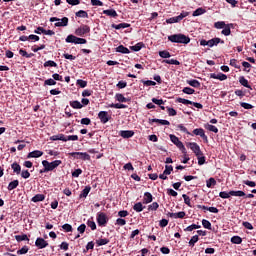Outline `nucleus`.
<instances>
[{
    "label": "nucleus",
    "mask_w": 256,
    "mask_h": 256,
    "mask_svg": "<svg viewBox=\"0 0 256 256\" xmlns=\"http://www.w3.org/2000/svg\"><path fill=\"white\" fill-rule=\"evenodd\" d=\"M96 221L99 227H105L107 223H109V217H107V214H105V212H98L96 216Z\"/></svg>",
    "instance_id": "obj_6"
},
{
    "label": "nucleus",
    "mask_w": 256,
    "mask_h": 256,
    "mask_svg": "<svg viewBox=\"0 0 256 256\" xmlns=\"http://www.w3.org/2000/svg\"><path fill=\"white\" fill-rule=\"evenodd\" d=\"M131 27V24L129 23H120V24H112V29H116V30H119V29H127Z\"/></svg>",
    "instance_id": "obj_26"
},
{
    "label": "nucleus",
    "mask_w": 256,
    "mask_h": 256,
    "mask_svg": "<svg viewBox=\"0 0 256 256\" xmlns=\"http://www.w3.org/2000/svg\"><path fill=\"white\" fill-rule=\"evenodd\" d=\"M31 201L33 203H39L41 201H45V195H43V194H36L34 197H32Z\"/></svg>",
    "instance_id": "obj_32"
},
{
    "label": "nucleus",
    "mask_w": 256,
    "mask_h": 256,
    "mask_svg": "<svg viewBox=\"0 0 256 256\" xmlns=\"http://www.w3.org/2000/svg\"><path fill=\"white\" fill-rule=\"evenodd\" d=\"M75 15L76 17H80L82 19H89V14L87 13V11H84V10H80L76 12Z\"/></svg>",
    "instance_id": "obj_37"
},
{
    "label": "nucleus",
    "mask_w": 256,
    "mask_h": 256,
    "mask_svg": "<svg viewBox=\"0 0 256 256\" xmlns=\"http://www.w3.org/2000/svg\"><path fill=\"white\" fill-rule=\"evenodd\" d=\"M119 135L123 139H131L135 135V132L133 130H121Z\"/></svg>",
    "instance_id": "obj_16"
},
{
    "label": "nucleus",
    "mask_w": 256,
    "mask_h": 256,
    "mask_svg": "<svg viewBox=\"0 0 256 256\" xmlns=\"http://www.w3.org/2000/svg\"><path fill=\"white\" fill-rule=\"evenodd\" d=\"M38 31H41V33H43V35H50V36L55 35V31H53V30H45V28H43L41 26L38 27Z\"/></svg>",
    "instance_id": "obj_42"
},
{
    "label": "nucleus",
    "mask_w": 256,
    "mask_h": 256,
    "mask_svg": "<svg viewBox=\"0 0 256 256\" xmlns=\"http://www.w3.org/2000/svg\"><path fill=\"white\" fill-rule=\"evenodd\" d=\"M15 239L18 243H21V241H29V237L27 236V234L16 235Z\"/></svg>",
    "instance_id": "obj_43"
},
{
    "label": "nucleus",
    "mask_w": 256,
    "mask_h": 256,
    "mask_svg": "<svg viewBox=\"0 0 256 256\" xmlns=\"http://www.w3.org/2000/svg\"><path fill=\"white\" fill-rule=\"evenodd\" d=\"M50 141H65V135L64 134L53 135L50 138Z\"/></svg>",
    "instance_id": "obj_40"
},
{
    "label": "nucleus",
    "mask_w": 256,
    "mask_h": 256,
    "mask_svg": "<svg viewBox=\"0 0 256 256\" xmlns=\"http://www.w3.org/2000/svg\"><path fill=\"white\" fill-rule=\"evenodd\" d=\"M177 102L182 103L183 105H193L196 109H203V105L201 103L193 102L185 98H177Z\"/></svg>",
    "instance_id": "obj_10"
},
{
    "label": "nucleus",
    "mask_w": 256,
    "mask_h": 256,
    "mask_svg": "<svg viewBox=\"0 0 256 256\" xmlns=\"http://www.w3.org/2000/svg\"><path fill=\"white\" fill-rule=\"evenodd\" d=\"M44 67H58L55 61L48 60L44 63Z\"/></svg>",
    "instance_id": "obj_61"
},
{
    "label": "nucleus",
    "mask_w": 256,
    "mask_h": 256,
    "mask_svg": "<svg viewBox=\"0 0 256 256\" xmlns=\"http://www.w3.org/2000/svg\"><path fill=\"white\" fill-rule=\"evenodd\" d=\"M159 56L162 59H169V57H171V53H169V51H167V50H163V51L159 52Z\"/></svg>",
    "instance_id": "obj_49"
},
{
    "label": "nucleus",
    "mask_w": 256,
    "mask_h": 256,
    "mask_svg": "<svg viewBox=\"0 0 256 256\" xmlns=\"http://www.w3.org/2000/svg\"><path fill=\"white\" fill-rule=\"evenodd\" d=\"M179 21H181L179 16H174V17L166 19L167 24L179 23Z\"/></svg>",
    "instance_id": "obj_47"
},
{
    "label": "nucleus",
    "mask_w": 256,
    "mask_h": 256,
    "mask_svg": "<svg viewBox=\"0 0 256 256\" xmlns=\"http://www.w3.org/2000/svg\"><path fill=\"white\" fill-rule=\"evenodd\" d=\"M149 125H153V123H159L160 125H171V122H169L168 120H161V119H149L148 120Z\"/></svg>",
    "instance_id": "obj_18"
},
{
    "label": "nucleus",
    "mask_w": 256,
    "mask_h": 256,
    "mask_svg": "<svg viewBox=\"0 0 256 256\" xmlns=\"http://www.w3.org/2000/svg\"><path fill=\"white\" fill-rule=\"evenodd\" d=\"M186 83L190 85V87H194L195 89H199V87H201V82L195 79L187 80Z\"/></svg>",
    "instance_id": "obj_31"
},
{
    "label": "nucleus",
    "mask_w": 256,
    "mask_h": 256,
    "mask_svg": "<svg viewBox=\"0 0 256 256\" xmlns=\"http://www.w3.org/2000/svg\"><path fill=\"white\" fill-rule=\"evenodd\" d=\"M239 83H240V85H242V87H246V89H250L251 91H253V87H251V85H249V80H247L245 78V76L239 77Z\"/></svg>",
    "instance_id": "obj_19"
},
{
    "label": "nucleus",
    "mask_w": 256,
    "mask_h": 256,
    "mask_svg": "<svg viewBox=\"0 0 256 256\" xmlns=\"http://www.w3.org/2000/svg\"><path fill=\"white\" fill-rule=\"evenodd\" d=\"M76 85H77L78 87H80L81 89H85V87H87V81L82 80V79H78V80L76 81Z\"/></svg>",
    "instance_id": "obj_52"
},
{
    "label": "nucleus",
    "mask_w": 256,
    "mask_h": 256,
    "mask_svg": "<svg viewBox=\"0 0 256 256\" xmlns=\"http://www.w3.org/2000/svg\"><path fill=\"white\" fill-rule=\"evenodd\" d=\"M245 192L241 191V190H238V191H235V190H231L229 192H220L219 193V197H221V199H229V197H245Z\"/></svg>",
    "instance_id": "obj_4"
},
{
    "label": "nucleus",
    "mask_w": 256,
    "mask_h": 256,
    "mask_svg": "<svg viewBox=\"0 0 256 256\" xmlns=\"http://www.w3.org/2000/svg\"><path fill=\"white\" fill-rule=\"evenodd\" d=\"M87 225L90 227L92 231H95V229H97V224L93 220H88Z\"/></svg>",
    "instance_id": "obj_58"
},
{
    "label": "nucleus",
    "mask_w": 256,
    "mask_h": 256,
    "mask_svg": "<svg viewBox=\"0 0 256 256\" xmlns=\"http://www.w3.org/2000/svg\"><path fill=\"white\" fill-rule=\"evenodd\" d=\"M168 217H171L172 219H184L185 218V212L181 211V212H177V213H171L169 212Z\"/></svg>",
    "instance_id": "obj_21"
},
{
    "label": "nucleus",
    "mask_w": 256,
    "mask_h": 256,
    "mask_svg": "<svg viewBox=\"0 0 256 256\" xmlns=\"http://www.w3.org/2000/svg\"><path fill=\"white\" fill-rule=\"evenodd\" d=\"M116 53H122L124 55H129V53H131V51H129V48L123 46V45H119L116 48Z\"/></svg>",
    "instance_id": "obj_28"
},
{
    "label": "nucleus",
    "mask_w": 256,
    "mask_h": 256,
    "mask_svg": "<svg viewBox=\"0 0 256 256\" xmlns=\"http://www.w3.org/2000/svg\"><path fill=\"white\" fill-rule=\"evenodd\" d=\"M66 43H74V45H86L87 39L77 37L73 34H70L65 39Z\"/></svg>",
    "instance_id": "obj_5"
},
{
    "label": "nucleus",
    "mask_w": 256,
    "mask_h": 256,
    "mask_svg": "<svg viewBox=\"0 0 256 256\" xmlns=\"http://www.w3.org/2000/svg\"><path fill=\"white\" fill-rule=\"evenodd\" d=\"M27 253H29V246H23L17 251V255H27Z\"/></svg>",
    "instance_id": "obj_50"
},
{
    "label": "nucleus",
    "mask_w": 256,
    "mask_h": 256,
    "mask_svg": "<svg viewBox=\"0 0 256 256\" xmlns=\"http://www.w3.org/2000/svg\"><path fill=\"white\" fill-rule=\"evenodd\" d=\"M103 15H107V17H113L114 19L119 17V14H117V11L114 9L103 10Z\"/></svg>",
    "instance_id": "obj_22"
},
{
    "label": "nucleus",
    "mask_w": 256,
    "mask_h": 256,
    "mask_svg": "<svg viewBox=\"0 0 256 256\" xmlns=\"http://www.w3.org/2000/svg\"><path fill=\"white\" fill-rule=\"evenodd\" d=\"M141 82L143 83V85H145L146 87H155V85H157V83L153 80H141Z\"/></svg>",
    "instance_id": "obj_48"
},
{
    "label": "nucleus",
    "mask_w": 256,
    "mask_h": 256,
    "mask_svg": "<svg viewBox=\"0 0 256 256\" xmlns=\"http://www.w3.org/2000/svg\"><path fill=\"white\" fill-rule=\"evenodd\" d=\"M194 229H201V225H197V224H192L190 226H188L185 231H194Z\"/></svg>",
    "instance_id": "obj_63"
},
{
    "label": "nucleus",
    "mask_w": 256,
    "mask_h": 256,
    "mask_svg": "<svg viewBox=\"0 0 256 256\" xmlns=\"http://www.w3.org/2000/svg\"><path fill=\"white\" fill-rule=\"evenodd\" d=\"M187 147H189L191 151H193L196 157L199 155H203V152L201 151V147L199 146V144H197V142H189L187 144Z\"/></svg>",
    "instance_id": "obj_12"
},
{
    "label": "nucleus",
    "mask_w": 256,
    "mask_h": 256,
    "mask_svg": "<svg viewBox=\"0 0 256 256\" xmlns=\"http://www.w3.org/2000/svg\"><path fill=\"white\" fill-rule=\"evenodd\" d=\"M219 43H221V45H225V40H222L221 38H218V37L212 38L208 41L205 39L200 40V45L202 47H206V45L208 47H217Z\"/></svg>",
    "instance_id": "obj_3"
},
{
    "label": "nucleus",
    "mask_w": 256,
    "mask_h": 256,
    "mask_svg": "<svg viewBox=\"0 0 256 256\" xmlns=\"http://www.w3.org/2000/svg\"><path fill=\"white\" fill-rule=\"evenodd\" d=\"M11 169L13 170V173H16V175H21V165H19V163H12Z\"/></svg>",
    "instance_id": "obj_30"
},
{
    "label": "nucleus",
    "mask_w": 256,
    "mask_h": 256,
    "mask_svg": "<svg viewBox=\"0 0 256 256\" xmlns=\"http://www.w3.org/2000/svg\"><path fill=\"white\" fill-rule=\"evenodd\" d=\"M70 107H72V109H83V104L77 100H74L70 101Z\"/></svg>",
    "instance_id": "obj_33"
},
{
    "label": "nucleus",
    "mask_w": 256,
    "mask_h": 256,
    "mask_svg": "<svg viewBox=\"0 0 256 256\" xmlns=\"http://www.w3.org/2000/svg\"><path fill=\"white\" fill-rule=\"evenodd\" d=\"M110 107L112 109H127V105L121 104V103H116V104H111Z\"/></svg>",
    "instance_id": "obj_51"
},
{
    "label": "nucleus",
    "mask_w": 256,
    "mask_h": 256,
    "mask_svg": "<svg viewBox=\"0 0 256 256\" xmlns=\"http://www.w3.org/2000/svg\"><path fill=\"white\" fill-rule=\"evenodd\" d=\"M87 33H91V27H89L88 25H82L75 30V35H77L78 37H85Z\"/></svg>",
    "instance_id": "obj_9"
},
{
    "label": "nucleus",
    "mask_w": 256,
    "mask_h": 256,
    "mask_svg": "<svg viewBox=\"0 0 256 256\" xmlns=\"http://www.w3.org/2000/svg\"><path fill=\"white\" fill-rule=\"evenodd\" d=\"M91 192V186H85V188L81 191L79 198L87 199V195Z\"/></svg>",
    "instance_id": "obj_24"
},
{
    "label": "nucleus",
    "mask_w": 256,
    "mask_h": 256,
    "mask_svg": "<svg viewBox=\"0 0 256 256\" xmlns=\"http://www.w3.org/2000/svg\"><path fill=\"white\" fill-rule=\"evenodd\" d=\"M67 141H79V136L77 135L64 136V142L67 143Z\"/></svg>",
    "instance_id": "obj_46"
},
{
    "label": "nucleus",
    "mask_w": 256,
    "mask_h": 256,
    "mask_svg": "<svg viewBox=\"0 0 256 256\" xmlns=\"http://www.w3.org/2000/svg\"><path fill=\"white\" fill-rule=\"evenodd\" d=\"M153 202V195L150 192L144 193L143 203L144 205H149V203Z\"/></svg>",
    "instance_id": "obj_23"
},
{
    "label": "nucleus",
    "mask_w": 256,
    "mask_h": 256,
    "mask_svg": "<svg viewBox=\"0 0 256 256\" xmlns=\"http://www.w3.org/2000/svg\"><path fill=\"white\" fill-rule=\"evenodd\" d=\"M227 24L224 21H218L214 23L215 29H224Z\"/></svg>",
    "instance_id": "obj_54"
},
{
    "label": "nucleus",
    "mask_w": 256,
    "mask_h": 256,
    "mask_svg": "<svg viewBox=\"0 0 256 256\" xmlns=\"http://www.w3.org/2000/svg\"><path fill=\"white\" fill-rule=\"evenodd\" d=\"M210 79H218L219 81H227V76L221 72L218 74L211 73Z\"/></svg>",
    "instance_id": "obj_20"
},
{
    "label": "nucleus",
    "mask_w": 256,
    "mask_h": 256,
    "mask_svg": "<svg viewBox=\"0 0 256 256\" xmlns=\"http://www.w3.org/2000/svg\"><path fill=\"white\" fill-rule=\"evenodd\" d=\"M205 129H207V131H211L212 133H219V128L211 124H206Z\"/></svg>",
    "instance_id": "obj_41"
},
{
    "label": "nucleus",
    "mask_w": 256,
    "mask_h": 256,
    "mask_svg": "<svg viewBox=\"0 0 256 256\" xmlns=\"http://www.w3.org/2000/svg\"><path fill=\"white\" fill-rule=\"evenodd\" d=\"M231 27H233V24H226V27L221 31V35L229 37V35H231Z\"/></svg>",
    "instance_id": "obj_27"
},
{
    "label": "nucleus",
    "mask_w": 256,
    "mask_h": 256,
    "mask_svg": "<svg viewBox=\"0 0 256 256\" xmlns=\"http://www.w3.org/2000/svg\"><path fill=\"white\" fill-rule=\"evenodd\" d=\"M170 141H172V143L176 145V147L181 151V153H186L185 145L183 144V142H181V140H179L177 136H175L174 134H170Z\"/></svg>",
    "instance_id": "obj_7"
},
{
    "label": "nucleus",
    "mask_w": 256,
    "mask_h": 256,
    "mask_svg": "<svg viewBox=\"0 0 256 256\" xmlns=\"http://www.w3.org/2000/svg\"><path fill=\"white\" fill-rule=\"evenodd\" d=\"M159 209V203L153 202L148 206V211H157Z\"/></svg>",
    "instance_id": "obj_57"
},
{
    "label": "nucleus",
    "mask_w": 256,
    "mask_h": 256,
    "mask_svg": "<svg viewBox=\"0 0 256 256\" xmlns=\"http://www.w3.org/2000/svg\"><path fill=\"white\" fill-rule=\"evenodd\" d=\"M168 41L171 43H181L183 45H189L191 43V38L185 34H173L168 36Z\"/></svg>",
    "instance_id": "obj_1"
},
{
    "label": "nucleus",
    "mask_w": 256,
    "mask_h": 256,
    "mask_svg": "<svg viewBox=\"0 0 256 256\" xmlns=\"http://www.w3.org/2000/svg\"><path fill=\"white\" fill-rule=\"evenodd\" d=\"M231 243L234 245H241V243H243V239L240 236H233L231 238Z\"/></svg>",
    "instance_id": "obj_45"
},
{
    "label": "nucleus",
    "mask_w": 256,
    "mask_h": 256,
    "mask_svg": "<svg viewBox=\"0 0 256 256\" xmlns=\"http://www.w3.org/2000/svg\"><path fill=\"white\" fill-rule=\"evenodd\" d=\"M162 63H167L168 65H181V62L175 59L163 60Z\"/></svg>",
    "instance_id": "obj_55"
},
{
    "label": "nucleus",
    "mask_w": 256,
    "mask_h": 256,
    "mask_svg": "<svg viewBox=\"0 0 256 256\" xmlns=\"http://www.w3.org/2000/svg\"><path fill=\"white\" fill-rule=\"evenodd\" d=\"M197 209H204L205 211H209L210 213H219V209H217V207H207L203 205H197Z\"/></svg>",
    "instance_id": "obj_25"
},
{
    "label": "nucleus",
    "mask_w": 256,
    "mask_h": 256,
    "mask_svg": "<svg viewBox=\"0 0 256 256\" xmlns=\"http://www.w3.org/2000/svg\"><path fill=\"white\" fill-rule=\"evenodd\" d=\"M35 246L38 249H45V247H49V243L43 238H37L35 241Z\"/></svg>",
    "instance_id": "obj_14"
},
{
    "label": "nucleus",
    "mask_w": 256,
    "mask_h": 256,
    "mask_svg": "<svg viewBox=\"0 0 256 256\" xmlns=\"http://www.w3.org/2000/svg\"><path fill=\"white\" fill-rule=\"evenodd\" d=\"M20 173L22 179H29V177H31V173L29 172V170H22V172Z\"/></svg>",
    "instance_id": "obj_60"
},
{
    "label": "nucleus",
    "mask_w": 256,
    "mask_h": 256,
    "mask_svg": "<svg viewBox=\"0 0 256 256\" xmlns=\"http://www.w3.org/2000/svg\"><path fill=\"white\" fill-rule=\"evenodd\" d=\"M142 47H145V44L143 42H138L136 45L130 46V49L131 51L137 52V51H141Z\"/></svg>",
    "instance_id": "obj_38"
},
{
    "label": "nucleus",
    "mask_w": 256,
    "mask_h": 256,
    "mask_svg": "<svg viewBox=\"0 0 256 256\" xmlns=\"http://www.w3.org/2000/svg\"><path fill=\"white\" fill-rule=\"evenodd\" d=\"M215 185H217V181L215 180V178H209L206 181V186L208 187V189H212V187H215Z\"/></svg>",
    "instance_id": "obj_39"
},
{
    "label": "nucleus",
    "mask_w": 256,
    "mask_h": 256,
    "mask_svg": "<svg viewBox=\"0 0 256 256\" xmlns=\"http://www.w3.org/2000/svg\"><path fill=\"white\" fill-rule=\"evenodd\" d=\"M115 99L119 101V103H129V101H131L130 98H125V96L120 93L115 95Z\"/></svg>",
    "instance_id": "obj_29"
},
{
    "label": "nucleus",
    "mask_w": 256,
    "mask_h": 256,
    "mask_svg": "<svg viewBox=\"0 0 256 256\" xmlns=\"http://www.w3.org/2000/svg\"><path fill=\"white\" fill-rule=\"evenodd\" d=\"M98 119H100L101 123L105 125V123H109V121H111V115H109V112L107 111H100L98 113Z\"/></svg>",
    "instance_id": "obj_13"
},
{
    "label": "nucleus",
    "mask_w": 256,
    "mask_h": 256,
    "mask_svg": "<svg viewBox=\"0 0 256 256\" xmlns=\"http://www.w3.org/2000/svg\"><path fill=\"white\" fill-rule=\"evenodd\" d=\"M17 187H19V180H13L8 184L7 189L8 191H13V189H17Z\"/></svg>",
    "instance_id": "obj_35"
},
{
    "label": "nucleus",
    "mask_w": 256,
    "mask_h": 256,
    "mask_svg": "<svg viewBox=\"0 0 256 256\" xmlns=\"http://www.w3.org/2000/svg\"><path fill=\"white\" fill-rule=\"evenodd\" d=\"M109 242L110 240L108 238H99L96 240V245H98V247H103V245H108Z\"/></svg>",
    "instance_id": "obj_34"
},
{
    "label": "nucleus",
    "mask_w": 256,
    "mask_h": 256,
    "mask_svg": "<svg viewBox=\"0 0 256 256\" xmlns=\"http://www.w3.org/2000/svg\"><path fill=\"white\" fill-rule=\"evenodd\" d=\"M182 93H185L186 95H193L195 93V89L191 87H184Z\"/></svg>",
    "instance_id": "obj_53"
},
{
    "label": "nucleus",
    "mask_w": 256,
    "mask_h": 256,
    "mask_svg": "<svg viewBox=\"0 0 256 256\" xmlns=\"http://www.w3.org/2000/svg\"><path fill=\"white\" fill-rule=\"evenodd\" d=\"M173 171V167L171 165H166L164 170V175H169Z\"/></svg>",
    "instance_id": "obj_64"
},
{
    "label": "nucleus",
    "mask_w": 256,
    "mask_h": 256,
    "mask_svg": "<svg viewBox=\"0 0 256 256\" xmlns=\"http://www.w3.org/2000/svg\"><path fill=\"white\" fill-rule=\"evenodd\" d=\"M193 134L201 137L204 141H206V143L209 141V139L207 138V135H205V130H203V128L194 129Z\"/></svg>",
    "instance_id": "obj_15"
},
{
    "label": "nucleus",
    "mask_w": 256,
    "mask_h": 256,
    "mask_svg": "<svg viewBox=\"0 0 256 256\" xmlns=\"http://www.w3.org/2000/svg\"><path fill=\"white\" fill-rule=\"evenodd\" d=\"M39 157H43V151L41 150H34L32 152H29L27 155V159H37Z\"/></svg>",
    "instance_id": "obj_17"
},
{
    "label": "nucleus",
    "mask_w": 256,
    "mask_h": 256,
    "mask_svg": "<svg viewBox=\"0 0 256 256\" xmlns=\"http://www.w3.org/2000/svg\"><path fill=\"white\" fill-rule=\"evenodd\" d=\"M61 163H63V161H61V160H55L52 162L43 160L42 165L44 168L42 170H40V173H49V171H53V170L57 169V167H59V165H61Z\"/></svg>",
    "instance_id": "obj_2"
},
{
    "label": "nucleus",
    "mask_w": 256,
    "mask_h": 256,
    "mask_svg": "<svg viewBox=\"0 0 256 256\" xmlns=\"http://www.w3.org/2000/svg\"><path fill=\"white\" fill-rule=\"evenodd\" d=\"M55 21H60V22L55 23ZM50 23H55L54 24L55 27H67L69 25V18L63 17L62 19H59L57 17H51L50 18Z\"/></svg>",
    "instance_id": "obj_8"
},
{
    "label": "nucleus",
    "mask_w": 256,
    "mask_h": 256,
    "mask_svg": "<svg viewBox=\"0 0 256 256\" xmlns=\"http://www.w3.org/2000/svg\"><path fill=\"white\" fill-rule=\"evenodd\" d=\"M202 225H203L204 229L211 230V222L209 220L203 219L202 220Z\"/></svg>",
    "instance_id": "obj_62"
},
{
    "label": "nucleus",
    "mask_w": 256,
    "mask_h": 256,
    "mask_svg": "<svg viewBox=\"0 0 256 256\" xmlns=\"http://www.w3.org/2000/svg\"><path fill=\"white\" fill-rule=\"evenodd\" d=\"M133 209L134 211H136V213H141V211L145 209V206H143V203L137 202L136 204H134Z\"/></svg>",
    "instance_id": "obj_36"
},
{
    "label": "nucleus",
    "mask_w": 256,
    "mask_h": 256,
    "mask_svg": "<svg viewBox=\"0 0 256 256\" xmlns=\"http://www.w3.org/2000/svg\"><path fill=\"white\" fill-rule=\"evenodd\" d=\"M197 241H199V235H194L192 236V238L189 241V245L191 247H195V243H197Z\"/></svg>",
    "instance_id": "obj_56"
},
{
    "label": "nucleus",
    "mask_w": 256,
    "mask_h": 256,
    "mask_svg": "<svg viewBox=\"0 0 256 256\" xmlns=\"http://www.w3.org/2000/svg\"><path fill=\"white\" fill-rule=\"evenodd\" d=\"M115 225H119L120 227H123L124 225H127V220H125L123 218H118L116 220Z\"/></svg>",
    "instance_id": "obj_59"
},
{
    "label": "nucleus",
    "mask_w": 256,
    "mask_h": 256,
    "mask_svg": "<svg viewBox=\"0 0 256 256\" xmlns=\"http://www.w3.org/2000/svg\"><path fill=\"white\" fill-rule=\"evenodd\" d=\"M74 159H82V161H91V156L87 152H73L71 153Z\"/></svg>",
    "instance_id": "obj_11"
},
{
    "label": "nucleus",
    "mask_w": 256,
    "mask_h": 256,
    "mask_svg": "<svg viewBox=\"0 0 256 256\" xmlns=\"http://www.w3.org/2000/svg\"><path fill=\"white\" fill-rule=\"evenodd\" d=\"M204 13H207V10L205 8H198L193 12V17H199V15H204Z\"/></svg>",
    "instance_id": "obj_44"
}]
</instances>
